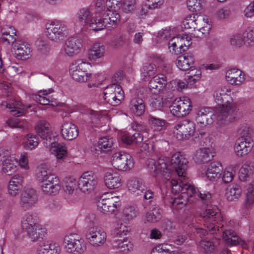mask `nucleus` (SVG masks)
Wrapping results in <instances>:
<instances>
[{"mask_svg":"<svg viewBox=\"0 0 254 254\" xmlns=\"http://www.w3.org/2000/svg\"><path fill=\"white\" fill-rule=\"evenodd\" d=\"M111 161L114 168L121 171H128L134 166L132 157L129 154L124 152H118L114 153Z\"/></svg>","mask_w":254,"mask_h":254,"instance_id":"obj_8","label":"nucleus"},{"mask_svg":"<svg viewBox=\"0 0 254 254\" xmlns=\"http://www.w3.org/2000/svg\"><path fill=\"white\" fill-rule=\"evenodd\" d=\"M61 188L60 180L56 175L49 178V182H45L41 185L42 191L50 195L58 194Z\"/></svg>","mask_w":254,"mask_h":254,"instance_id":"obj_19","label":"nucleus"},{"mask_svg":"<svg viewBox=\"0 0 254 254\" xmlns=\"http://www.w3.org/2000/svg\"><path fill=\"white\" fill-rule=\"evenodd\" d=\"M15 47V55L16 58L25 60L31 56V48L27 43L21 42L20 43H16Z\"/></svg>","mask_w":254,"mask_h":254,"instance_id":"obj_30","label":"nucleus"},{"mask_svg":"<svg viewBox=\"0 0 254 254\" xmlns=\"http://www.w3.org/2000/svg\"><path fill=\"white\" fill-rule=\"evenodd\" d=\"M106 28L111 29L116 28L120 20V15L115 10L109 11L103 16Z\"/></svg>","mask_w":254,"mask_h":254,"instance_id":"obj_32","label":"nucleus"},{"mask_svg":"<svg viewBox=\"0 0 254 254\" xmlns=\"http://www.w3.org/2000/svg\"><path fill=\"white\" fill-rule=\"evenodd\" d=\"M156 66L152 64H145L142 67L141 72L144 77H152L156 75Z\"/></svg>","mask_w":254,"mask_h":254,"instance_id":"obj_49","label":"nucleus"},{"mask_svg":"<svg viewBox=\"0 0 254 254\" xmlns=\"http://www.w3.org/2000/svg\"><path fill=\"white\" fill-rule=\"evenodd\" d=\"M167 185L171 187L175 193L182 192V197L188 199L192 196L196 197L197 191L198 190L190 184L184 183L182 181L179 182L177 180L168 179Z\"/></svg>","mask_w":254,"mask_h":254,"instance_id":"obj_9","label":"nucleus"},{"mask_svg":"<svg viewBox=\"0 0 254 254\" xmlns=\"http://www.w3.org/2000/svg\"><path fill=\"white\" fill-rule=\"evenodd\" d=\"M28 237L33 241H35L39 239L43 238L46 234V229L39 224L34 225L33 228L26 231Z\"/></svg>","mask_w":254,"mask_h":254,"instance_id":"obj_36","label":"nucleus"},{"mask_svg":"<svg viewBox=\"0 0 254 254\" xmlns=\"http://www.w3.org/2000/svg\"><path fill=\"white\" fill-rule=\"evenodd\" d=\"M82 40L78 37H69L65 42L64 52L69 57L77 54L82 46Z\"/></svg>","mask_w":254,"mask_h":254,"instance_id":"obj_18","label":"nucleus"},{"mask_svg":"<svg viewBox=\"0 0 254 254\" xmlns=\"http://www.w3.org/2000/svg\"><path fill=\"white\" fill-rule=\"evenodd\" d=\"M2 170L6 175L10 176L13 172L15 171L16 166L13 164L6 162L3 165Z\"/></svg>","mask_w":254,"mask_h":254,"instance_id":"obj_63","label":"nucleus"},{"mask_svg":"<svg viewBox=\"0 0 254 254\" xmlns=\"http://www.w3.org/2000/svg\"><path fill=\"white\" fill-rule=\"evenodd\" d=\"M204 18L198 15L194 14L187 17L183 21L184 28L186 29L190 30V32L196 30H204L203 28H200V23L202 20L204 21Z\"/></svg>","mask_w":254,"mask_h":254,"instance_id":"obj_24","label":"nucleus"},{"mask_svg":"<svg viewBox=\"0 0 254 254\" xmlns=\"http://www.w3.org/2000/svg\"><path fill=\"white\" fill-rule=\"evenodd\" d=\"M254 202V185L250 184L247 193L246 206L249 207Z\"/></svg>","mask_w":254,"mask_h":254,"instance_id":"obj_59","label":"nucleus"},{"mask_svg":"<svg viewBox=\"0 0 254 254\" xmlns=\"http://www.w3.org/2000/svg\"><path fill=\"white\" fill-rule=\"evenodd\" d=\"M38 137L32 133H28L23 138V145L25 149L32 150L35 149L39 144Z\"/></svg>","mask_w":254,"mask_h":254,"instance_id":"obj_38","label":"nucleus"},{"mask_svg":"<svg viewBox=\"0 0 254 254\" xmlns=\"http://www.w3.org/2000/svg\"><path fill=\"white\" fill-rule=\"evenodd\" d=\"M152 78H156V81H158L157 83L160 85V88L163 91L166 87L168 82L167 76L163 74H158L154 76Z\"/></svg>","mask_w":254,"mask_h":254,"instance_id":"obj_60","label":"nucleus"},{"mask_svg":"<svg viewBox=\"0 0 254 254\" xmlns=\"http://www.w3.org/2000/svg\"><path fill=\"white\" fill-rule=\"evenodd\" d=\"M53 92L54 90L52 88L49 89L48 90H43L42 95H36L35 100L41 105H49L50 103V101L45 96Z\"/></svg>","mask_w":254,"mask_h":254,"instance_id":"obj_53","label":"nucleus"},{"mask_svg":"<svg viewBox=\"0 0 254 254\" xmlns=\"http://www.w3.org/2000/svg\"><path fill=\"white\" fill-rule=\"evenodd\" d=\"M151 210L147 212L146 218L147 221L154 223L159 221L162 218V210L155 204H152Z\"/></svg>","mask_w":254,"mask_h":254,"instance_id":"obj_39","label":"nucleus"},{"mask_svg":"<svg viewBox=\"0 0 254 254\" xmlns=\"http://www.w3.org/2000/svg\"><path fill=\"white\" fill-rule=\"evenodd\" d=\"M196 197H198L203 203L208 205L210 202L211 194L208 191L198 190L197 191Z\"/></svg>","mask_w":254,"mask_h":254,"instance_id":"obj_57","label":"nucleus"},{"mask_svg":"<svg viewBox=\"0 0 254 254\" xmlns=\"http://www.w3.org/2000/svg\"><path fill=\"white\" fill-rule=\"evenodd\" d=\"M124 213L128 219H132L137 216L138 210L135 206H128L124 209Z\"/></svg>","mask_w":254,"mask_h":254,"instance_id":"obj_56","label":"nucleus"},{"mask_svg":"<svg viewBox=\"0 0 254 254\" xmlns=\"http://www.w3.org/2000/svg\"><path fill=\"white\" fill-rule=\"evenodd\" d=\"M35 130L42 138L49 142V145L52 146L51 151L58 159H63L66 156L67 150L65 146L56 142L55 136L51 132L50 126L48 122L44 121L40 122L35 127Z\"/></svg>","mask_w":254,"mask_h":254,"instance_id":"obj_3","label":"nucleus"},{"mask_svg":"<svg viewBox=\"0 0 254 254\" xmlns=\"http://www.w3.org/2000/svg\"><path fill=\"white\" fill-rule=\"evenodd\" d=\"M156 78H152L148 83V88L149 91L153 94L157 95L161 91H162L160 88V85L157 84L158 81H156Z\"/></svg>","mask_w":254,"mask_h":254,"instance_id":"obj_58","label":"nucleus"},{"mask_svg":"<svg viewBox=\"0 0 254 254\" xmlns=\"http://www.w3.org/2000/svg\"><path fill=\"white\" fill-rule=\"evenodd\" d=\"M230 42L231 45L240 47L244 43V41L243 37L240 34H238L233 36L231 38Z\"/></svg>","mask_w":254,"mask_h":254,"instance_id":"obj_64","label":"nucleus"},{"mask_svg":"<svg viewBox=\"0 0 254 254\" xmlns=\"http://www.w3.org/2000/svg\"><path fill=\"white\" fill-rule=\"evenodd\" d=\"M105 53V46L100 43L94 44L90 51L89 57L93 60L101 58Z\"/></svg>","mask_w":254,"mask_h":254,"instance_id":"obj_45","label":"nucleus"},{"mask_svg":"<svg viewBox=\"0 0 254 254\" xmlns=\"http://www.w3.org/2000/svg\"><path fill=\"white\" fill-rule=\"evenodd\" d=\"M199 247L204 253H210L214 250L213 243L209 241H201L199 243Z\"/></svg>","mask_w":254,"mask_h":254,"instance_id":"obj_55","label":"nucleus"},{"mask_svg":"<svg viewBox=\"0 0 254 254\" xmlns=\"http://www.w3.org/2000/svg\"><path fill=\"white\" fill-rule=\"evenodd\" d=\"M223 238L228 246L240 245L242 248L247 249V245L244 241L242 240L232 230H225L223 231Z\"/></svg>","mask_w":254,"mask_h":254,"instance_id":"obj_22","label":"nucleus"},{"mask_svg":"<svg viewBox=\"0 0 254 254\" xmlns=\"http://www.w3.org/2000/svg\"><path fill=\"white\" fill-rule=\"evenodd\" d=\"M226 78L231 84L240 85L245 80L244 73L237 68H231L226 73Z\"/></svg>","mask_w":254,"mask_h":254,"instance_id":"obj_25","label":"nucleus"},{"mask_svg":"<svg viewBox=\"0 0 254 254\" xmlns=\"http://www.w3.org/2000/svg\"><path fill=\"white\" fill-rule=\"evenodd\" d=\"M103 98L111 105L116 106L124 99V92L120 85L113 83L105 88Z\"/></svg>","mask_w":254,"mask_h":254,"instance_id":"obj_6","label":"nucleus"},{"mask_svg":"<svg viewBox=\"0 0 254 254\" xmlns=\"http://www.w3.org/2000/svg\"><path fill=\"white\" fill-rule=\"evenodd\" d=\"M87 25L94 31H99L106 28L103 17L92 16Z\"/></svg>","mask_w":254,"mask_h":254,"instance_id":"obj_46","label":"nucleus"},{"mask_svg":"<svg viewBox=\"0 0 254 254\" xmlns=\"http://www.w3.org/2000/svg\"><path fill=\"white\" fill-rule=\"evenodd\" d=\"M240 137L239 138H242L246 140V139L249 138L252 139V135L253 133V130L251 127L248 125H243L239 129Z\"/></svg>","mask_w":254,"mask_h":254,"instance_id":"obj_51","label":"nucleus"},{"mask_svg":"<svg viewBox=\"0 0 254 254\" xmlns=\"http://www.w3.org/2000/svg\"><path fill=\"white\" fill-rule=\"evenodd\" d=\"M47 36L52 41L58 42L64 39L68 34L65 24L59 21H53L47 24L45 31Z\"/></svg>","mask_w":254,"mask_h":254,"instance_id":"obj_7","label":"nucleus"},{"mask_svg":"<svg viewBox=\"0 0 254 254\" xmlns=\"http://www.w3.org/2000/svg\"><path fill=\"white\" fill-rule=\"evenodd\" d=\"M184 40L185 36H181V35H178L171 39L169 42V47L170 52L176 55L185 52V50H181L183 48L182 42Z\"/></svg>","mask_w":254,"mask_h":254,"instance_id":"obj_34","label":"nucleus"},{"mask_svg":"<svg viewBox=\"0 0 254 254\" xmlns=\"http://www.w3.org/2000/svg\"><path fill=\"white\" fill-rule=\"evenodd\" d=\"M55 175L52 174L51 171L45 167H39L36 174V179L38 181L42 184L48 181L49 182V178L53 177Z\"/></svg>","mask_w":254,"mask_h":254,"instance_id":"obj_44","label":"nucleus"},{"mask_svg":"<svg viewBox=\"0 0 254 254\" xmlns=\"http://www.w3.org/2000/svg\"><path fill=\"white\" fill-rule=\"evenodd\" d=\"M215 100L220 107L217 109L215 115L208 107H202L198 109L195 117L197 124L206 126L213 123V116H216V122L219 126L225 125L233 122L235 118L236 106L232 99L226 94L220 96L216 94Z\"/></svg>","mask_w":254,"mask_h":254,"instance_id":"obj_1","label":"nucleus"},{"mask_svg":"<svg viewBox=\"0 0 254 254\" xmlns=\"http://www.w3.org/2000/svg\"><path fill=\"white\" fill-rule=\"evenodd\" d=\"M204 0H187V5L189 10L191 11H199L202 8Z\"/></svg>","mask_w":254,"mask_h":254,"instance_id":"obj_52","label":"nucleus"},{"mask_svg":"<svg viewBox=\"0 0 254 254\" xmlns=\"http://www.w3.org/2000/svg\"><path fill=\"white\" fill-rule=\"evenodd\" d=\"M194 56L192 53H186L178 57L176 64L180 69L187 70L194 66Z\"/></svg>","mask_w":254,"mask_h":254,"instance_id":"obj_23","label":"nucleus"},{"mask_svg":"<svg viewBox=\"0 0 254 254\" xmlns=\"http://www.w3.org/2000/svg\"><path fill=\"white\" fill-rule=\"evenodd\" d=\"M90 66V64L82 59L75 60L70 65V75L77 82H85L91 77V73L87 72Z\"/></svg>","mask_w":254,"mask_h":254,"instance_id":"obj_5","label":"nucleus"},{"mask_svg":"<svg viewBox=\"0 0 254 254\" xmlns=\"http://www.w3.org/2000/svg\"><path fill=\"white\" fill-rule=\"evenodd\" d=\"M97 183V177L91 172H86L79 178L78 186L82 192L89 193L94 190Z\"/></svg>","mask_w":254,"mask_h":254,"instance_id":"obj_13","label":"nucleus"},{"mask_svg":"<svg viewBox=\"0 0 254 254\" xmlns=\"http://www.w3.org/2000/svg\"><path fill=\"white\" fill-rule=\"evenodd\" d=\"M199 220L203 221L204 226L207 230L201 228H195L196 233L201 238L206 236L208 231L213 234L216 231H219L223 226V217L219 209L217 207H209L199 215Z\"/></svg>","mask_w":254,"mask_h":254,"instance_id":"obj_2","label":"nucleus"},{"mask_svg":"<svg viewBox=\"0 0 254 254\" xmlns=\"http://www.w3.org/2000/svg\"><path fill=\"white\" fill-rule=\"evenodd\" d=\"M92 16V12L88 7L80 8L75 15V21L81 28L87 25L90 18Z\"/></svg>","mask_w":254,"mask_h":254,"instance_id":"obj_29","label":"nucleus"},{"mask_svg":"<svg viewBox=\"0 0 254 254\" xmlns=\"http://www.w3.org/2000/svg\"><path fill=\"white\" fill-rule=\"evenodd\" d=\"M242 194V190L238 185H233L226 190L225 196L228 201H233L239 199Z\"/></svg>","mask_w":254,"mask_h":254,"instance_id":"obj_40","label":"nucleus"},{"mask_svg":"<svg viewBox=\"0 0 254 254\" xmlns=\"http://www.w3.org/2000/svg\"><path fill=\"white\" fill-rule=\"evenodd\" d=\"M222 170V166L220 163L212 162L207 168L206 176L210 181H216L221 177Z\"/></svg>","mask_w":254,"mask_h":254,"instance_id":"obj_27","label":"nucleus"},{"mask_svg":"<svg viewBox=\"0 0 254 254\" xmlns=\"http://www.w3.org/2000/svg\"><path fill=\"white\" fill-rule=\"evenodd\" d=\"M64 242L67 251L73 254H82L86 249L84 240L79 239L76 234H70L66 236Z\"/></svg>","mask_w":254,"mask_h":254,"instance_id":"obj_11","label":"nucleus"},{"mask_svg":"<svg viewBox=\"0 0 254 254\" xmlns=\"http://www.w3.org/2000/svg\"><path fill=\"white\" fill-rule=\"evenodd\" d=\"M136 6L135 0H125L123 3V9L126 13L133 11Z\"/></svg>","mask_w":254,"mask_h":254,"instance_id":"obj_61","label":"nucleus"},{"mask_svg":"<svg viewBox=\"0 0 254 254\" xmlns=\"http://www.w3.org/2000/svg\"><path fill=\"white\" fill-rule=\"evenodd\" d=\"M213 155L209 148H201L197 150L193 157V160L196 163H205L211 160Z\"/></svg>","mask_w":254,"mask_h":254,"instance_id":"obj_31","label":"nucleus"},{"mask_svg":"<svg viewBox=\"0 0 254 254\" xmlns=\"http://www.w3.org/2000/svg\"><path fill=\"white\" fill-rule=\"evenodd\" d=\"M254 146L253 139L249 138L246 140L238 138L235 144V151L237 156L242 157L248 154Z\"/></svg>","mask_w":254,"mask_h":254,"instance_id":"obj_20","label":"nucleus"},{"mask_svg":"<svg viewBox=\"0 0 254 254\" xmlns=\"http://www.w3.org/2000/svg\"><path fill=\"white\" fill-rule=\"evenodd\" d=\"M99 146L102 148L105 153L111 151L113 147L114 140L113 138L109 136H104L101 137L99 140Z\"/></svg>","mask_w":254,"mask_h":254,"instance_id":"obj_47","label":"nucleus"},{"mask_svg":"<svg viewBox=\"0 0 254 254\" xmlns=\"http://www.w3.org/2000/svg\"><path fill=\"white\" fill-rule=\"evenodd\" d=\"M2 105H5L6 108L9 109L13 116L18 117L24 113V109L25 106L18 101L13 100L9 103L3 102Z\"/></svg>","mask_w":254,"mask_h":254,"instance_id":"obj_35","label":"nucleus"},{"mask_svg":"<svg viewBox=\"0 0 254 254\" xmlns=\"http://www.w3.org/2000/svg\"><path fill=\"white\" fill-rule=\"evenodd\" d=\"M127 186L128 190L133 192L137 191L143 192L145 190V185L142 180L140 179H135L128 181Z\"/></svg>","mask_w":254,"mask_h":254,"instance_id":"obj_42","label":"nucleus"},{"mask_svg":"<svg viewBox=\"0 0 254 254\" xmlns=\"http://www.w3.org/2000/svg\"><path fill=\"white\" fill-rule=\"evenodd\" d=\"M114 240L113 243L114 248L125 254L132 251L133 245L131 242L124 238L123 240L118 239V237H121L123 235H126L124 230H122L121 228L116 229L114 232Z\"/></svg>","mask_w":254,"mask_h":254,"instance_id":"obj_17","label":"nucleus"},{"mask_svg":"<svg viewBox=\"0 0 254 254\" xmlns=\"http://www.w3.org/2000/svg\"><path fill=\"white\" fill-rule=\"evenodd\" d=\"M129 108L130 111L136 116H140L145 112V106L144 101L141 98L135 97L132 98L129 102Z\"/></svg>","mask_w":254,"mask_h":254,"instance_id":"obj_28","label":"nucleus"},{"mask_svg":"<svg viewBox=\"0 0 254 254\" xmlns=\"http://www.w3.org/2000/svg\"><path fill=\"white\" fill-rule=\"evenodd\" d=\"M170 165L178 175L181 177H185L184 175L188 167V161L180 153L178 152L173 154L170 160Z\"/></svg>","mask_w":254,"mask_h":254,"instance_id":"obj_16","label":"nucleus"},{"mask_svg":"<svg viewBox=\"0 0 254 254\" xmlns=\"http://www.w3.org/2000/svg\"><path fill=\"white\" fill-rule=\"evenodd\" d=\"M38 195L36 191L32 188L23 190L20 196L19 205L24 210H28L36 202Z\"/></svg>","mask_w":254,"mask_h":254,"instance_id":"obj_15","label":"nucleus"},{"mask_svg":"<svg viewBox=\"0 0 254 254\" xmlns=\"http://www.w3.org/2000/svg\"><path fill=\"white\" fill-rule=\"evenodd\" d=\"M174 133L178 140L189 138L195 131L194 123L189 120H184L176 125L174 127Z\"/></svg>","mask_w":254,"mask_h":254,"instance_id":"obj_12","label":"nucleus"},{"mask_svg":"<svg viewBox=\"0 0 254 254\" xmlns=\"http://www.w3.org/2000/svg\"><path fill=\"white\" fill-rule=\"evenodd\" d=\"M37 220L36 216L29 213L26 214L21 222L22 229L25 230L26 231L31 228H33L34 225H39Z\"/></svg>","mask_w":254,"mask_h":254,"instance_id":"obj_43","label":"nucleus"},{"mask_svg":"<svg viewBox=\"0 0 254 254\" xmlns=\"http://www.w3.org/2000/svg\"><path fill=\"white\" fill-rule=\"evenodd\" d=\"M191 108V101L188 97L175 99L170 106L171 113L177 117H182L188 115Z\"/></svg>","mask_w":254,"mask_h":254,"instance_id":"obj_10","label":"nucleus"},{"mask_svg":"<svg viewBox=\"0 0 254 254\" xmlns=\"http://www.w3.org/2000/svg\"><path fill=\"white\" fill-rule=\"evenodd\" d=\"M112 203L113 201H110L106 194L102 195L97 202L98 210L104 214H111L117 210Z\"/></svg>","mask_w":254,"mask_h":254,"instance_id":"obj_26","label":"nucleus"},{"mask_svg":"<svg viewBox=\"0 0 254 254\" xmlns=\"http://www.w3.org/2000/svg\"><path fill=\"white\" fill-rule=\"evenodd\" d=\"M147 169L150 173L155 177L162 175L165 177L167 184V177H170L172 168L170 165V160L166 157L159 158L157 161L152 159L148 160L147 162ZM169 179L171 180L170 178Z\"/></svg>","mask_w":254,"mask_h":254,"instance_id":"obj_4","label":"nucleus"},{"mask_svg":"<svg viewBox=\"0 0 254 254\" xmlns=\"http://www.w3.org/2000/svg\"><path fill=\"white\" fill-rule=\"evenodd\" d=\"M148 124L154 130H160L163 127L166 121L164 120L149 115L148 117Z\"/></svg>","mask_w":254,"mask_h":254,"instance_id":"obj_48","label":"nucleus"},{"mask_svg":"<svg viewBox=\"0 0 254 254\" xmlns=\"http://www.w3.org/2000/svg\"><path fill=\"white\" fill-rule=\"evenodd\" d=\"M253 174L252 167L249 165L244 164L240 170L239 178L242 181H246Z\"/></svg>","mask_w":254,"mask_h":254,"instance_id":"obj_50","label":"nucleus"},{"mask_svg":"<svg viewBox=\"0 0 254 254\" xmlns=\"http://www.w3.org/2000/svg\"><path fill=\"white\" fill-rule=\"evenodd\" d=\"M89 243L94 247L103 244L106 240V233L103 229L97 226L88 229L85 234Z\"/></svg>","mask_w":254,"mask_h":254,"instance_id":"obj_14","label":"nucleus"},{"mask_svg":"<svg viewBox=\"0 0 254 254\" xmlns=\"http://www.w3.org/2000/svg\"><path fill=\"white\" fill-rule=\"evenodd\" d=\"M61 131L63 137L68 140L75 139L79 134L78 127L71 122H65L63 124Z\"/></svg>","mask_w":254,"mask_h":254,"instance_id":"obj_21","label":"nucleus"},{"mask_svg":"<svg viewBox=\"0 0 254 254\" xmlns=\"http://www.w3.org/2000/svg\"><path fill=\"white\" fill-rule=\"evenodd\" d=\"M106 186L109 189H117L121 186V179L117 173L107 172L104 177Z\"/></svg>","mask_w":254,"mask_h":254,"instance_id":"obj_33","label":"nucleus"},{"mask_svg":"<svg viewBox=\"0 0 254 254\" xmlns=\"http://www.w3.org/2000/svg\"><path fill=\"white\" fill-rule=\"evenodd\" d=\"M143 138V135L139 132L134 133L132 135L125 133L121 136L122 142L127 145H137L142 142Z\"/></svg>","mask_w":254,"mask_h":254,"instance_id":"obj_37","label":"nucleus"},{"mask_svg":"<svg viewBox=\"0 0 254 254\" xmlns=\"http://www.w3.org/2000/svg\"><path fill=\"white\" fill-rule=\"evenodd\" d=\"M125 39L123 35L121 34L114 35L112 39V44L117 47H121L125 44Z\"/></svg>","mask_w":254,"mask_h":254,"instance_id":"obj_62","label":"nucleus"},{"mask_svg":"<svg viewBox=\"0 0 254 254\" xmlns=\"http://www.w3.org/2000/svg\"><path fill=\"white\" fill-rule=\"evenodd\" d=\"M37 254H58L55 244L49 242L42 243L37 249Z\"/></svg>","mask_w":254,"mask_h":254,"instance_id":"obj_41","label":"nucleus"},{"mask_svg":"<svg viewBox=\"0 0 254 254\" xmlns=\"http://www.w3.org/2000/svg\"><path fill=\"white\" fill-rule=\"evenodd\" d=\"M64 190L66 192L71 194L74 190L77 189V183L76 180L72 178H70L66 181Z\"/></svg>","mask_w":254,"mask_h":254,"instance_id":"obj_54","label":"nucleus"}]
</instances>
